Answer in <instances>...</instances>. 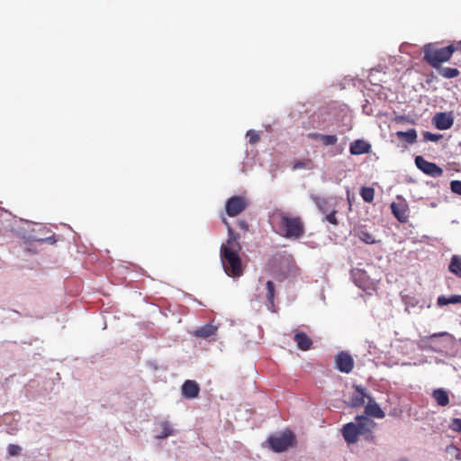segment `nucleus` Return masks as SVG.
<instances>
[{"instance_id": "e433bc0d", "label": "nucleus", "mask_w": 461, "mask_h": 461, "mask_svg": "<svg viewBox=\"0 0 461 461\" xmlns=\"http://www.w3.org/2000/svg\"><path fill=\"white\" fill-rule=\"evenodd\" d=\"M322 135L321 133H318V132H311L308 134V137L311 139V140H319L321 141V138H322Z\"/></svg>"}, {"instance_id": "ddd939ff", "label": "nucleus", "mask_w": 461, "mask_h": 461, "mask_svg": "<svg viewBox=\"0 0 461 461\" xmlns=\"http://www.w3.org/2000/svg\"><path fill=\"white\" fill-rule=\"evenodd\" d=\"M199 393V384L194 380H186L182 385V395L186 399L196 398Z\"/></svg>"}, {"instance_id": "ea45409f", "label": "nucleus", "mask_w": 461, "mask_h": 461, "mask_svg": "<svg viewBox=\"0 0 461 461\" xmlns=\"http://www.w3.org/2000/svg\"><path fill=\"white\" fill-rule=\"evenodd\" d=\"M446 333L445 332H441V333H435L432 335V337H438V336H443L445 335Z\"/></svg>"}, {"instance_id": "4c0bfd02", "label": "nucleus", "mask_w": 461, "mask_h": 461, "mask_svg": "<svg viewBox=\"0 0 461 461\" xmlns=\"http://www.w3.org/2000/svg\"><path fill=\"white\" fill-rule=\"evenodd\" d=\"M450 46H452V48L454 49V52L455 51H460L461 52V41H456L454 44H450Z\"/></svg>"}, {"instance_id": "473e14b6", "label": "nucleus", "mask_w": 461, "mask_h": 461, "mask_svg": "<svg viewBox=\"0 0 461 461\" xmlns=\"http://www.w3.org/2000/svg\"><path fill=\"white\" fill-rule=\"evenodd\" d=\"M423 137H424V140H429V141H438L442 136L440 134H435V133H432V132H429V131H425L423 133Z\"/></svg>"}, {"instance_id": "2eb2a0df", "label": "nucleus", "mask_w": 461, "mask_h": 461, "mask_svg": "<svg viewBox=\"0 0 461 461\" xmlns=\"http://www.w3.org/2000/svg\"><path fill=\"white\" fill-rule=\"evenodd\" d=\"M370 149H371V145L363 140H357L353 141L349 147V152L352 155L366 154V153H368L370 151Z\"/></svg>"}, {"instance_id": "c756f323", "label": "nucleus", "mask_w": 461, "mask_h": 461, "mask_svg": "<svg viewBox=\"0 0 461 461\" xmlns=\"http://www.w3.org/2000/svg\"><path fill=\"white\" fill-rule=\"evenodd\" d=\"M9 456H15L21 454L22 447L15 444H10L7 447Z\"/></svg>"}, {"instance_id": "0eeeda50", "label": "nucleus", "mask_w": 461, "mask_h": 461, "mask_svg": "<svg viewBox=\"0 0 461 461\" xmlns=\"http://www.w3.org/2000/svg\"><path fill=\"white\" fill-rule=\"evenodd\" d=\"M415 165L424 174L432 177H439L443 175V169L441 167L436 163L426 160L422 156H417L415 158Z\"/></svg>"}, {"instance_id": "72a5a7b5", "label": "nucleus", "mask_w": 461, "mask_h": 461, "mask_svg": "<svg viewBox=\"0 0 461 461\" xmlns=\"http://www.w3.org/2000/svg\"><path fill=\"white\" fill-rule=\"evenodd\" d=\"M450 188L453 193L461 195V181L460 180H453L450 183Z\"/></svg>"}, {"instance_id": "5701e85b", "label": "nucleus", "mask_w": 461, "mask_h": 461, "mask_svg": "<svg viewBox=\"0 0 461 461\" xmlns=\"http://www.w3.org/2000/svg\"><path fill=\"white\" fill-rule=\"evenodd\" d=\"M356 236L360 240H362L363 242H365L366 244H375V237L373 236V234L368 232L366 230H364V229L357 230H356Z\"/></svg>"}, {"instance_id": "9b49d317", "label": "nucleus", "mask_w": 461, "mask_h": 461, "mask_svg": "<svg viewBox=\"0 0 461 461\" xmlns=\"http://www.w3.org/2000/svg\"><path fill=\"white\" fill-rule=\"evenodd\" d=\"M312 201L318 207V209L322 212H329L332 208H336V201L332 197H321V196H312Z\"/></svg>"}, {"instance_id": "bb28decb", "label": "nucleus", "mask_w": 461, "mask_h": 461, "mask_svg": "<svg viewBox=\"0 0 461 461\" xmlns=\"http://www.w3.org/2000/svg\"><path fill=\"white\" fill-rule=\"evenodd\" d=\"M160 426L162 431L157 436L158 438H166L173 434V429L168 421H163Z\"/></svg>"}, {"instance_id": "a211bd4d", "label": "nucleus", "mask_w": 461, "mask_h": 461, "mask_svg": "<svg viewBox=\"0 0 461 461\" xmlns=\"http://www.w3.org/2000/svg\"><path fill=\"white\" fill-rule=\"evenodd\" d=\"M217 331V327L212 324H206L194 330V335L201 339H208L213 336Z\"/></svg>"}, {"instance_id": "aec40b11", "label": "nucleus", "mask_w": 461, "mask_h": 461, "mask_svg": "<svg viewBox=\"0 0 461 461\" xmlns=\"http://www.w3.org/2000/svg\"><path fill=\"white\" fill-rule=\"evenodd\" d=\"M396 136L402 140L413 144L417 140V131L415 129H410L407 131H397Z\"/></svg>"}, {"instance_id": "2f4dec72", "label": "nucleus", "mask_w": 461, "mask_h": 461, "mask_svg": "<svg viewBox=\"0 0 461 461\" xmlns=\"http://www.w3.org/2000/svg\"><path fill=\"white\" fill-rule=\"evenodd\" d=\"M247 136L249 138V143L250 144H256L259 141V134L253 131V130H249L247 133Z\"/></svg>"}, {"instance_id": "20e7f679", "label": "nucleus", "mask_w": 461, "mask_h": 461, "mask_svg": "<svg viewBox=\"0 0 461 461\" xmlns=\"http://www.w3.org/2000/svg\"><path fill=\"white\" fill-rule=\"evenodd\" d=\"M267 442L275 452H284L295 444V436L291 431H285L279 436H271Z\"/></svg>"}, {"instance_id": "4468645a", "label": "nucleus", "mask_w": 461, "mask_h": 461, "mask_svg": "<svg viewBox=\"0 0 461 461\" xmlns=\"http://www.w3.org/2000/svg\"><path fill=\"white\" fill-rule=\"evenodd\" d=\"M294 340L296 343L297 347L303 351L309 350L312 345V340L303 331L295 330Z\"/></svg>"}, {"instance_id": "f257e3e1", "label": "nucleus", "mask_w": 461, "mask_h": 461, "mask_svg": "<svg viewBox=\"0 0 461 461\" xmlns=\"http://www.w3.org/2000/svg\"><path fill=\"white\" fill-rule=\"evenodd\" d=\"M222 222L228 230V239L220 249L221 265L227 276L237 278L243 275V264L240 257L242 249L239 241L240 235L233 230L226 218L222 217Z\"/></svg>"}, {"instance_id": "f8f14e48", "label": "nucleus", "mask_w": 461, "mask_h": 461, "mask_svg": "<svg viewBox=\"0 0 461 461\" xmlns=\"http://www.w3.org/2000/svg\"><path fill=\"white\" fill-rule=\"evenodd\" d=\"M355 393L352 394L349 400V405L351 407H361L365 403V400L370 397L366 393L365 388L361 385H355Z\"/></svg>"}, {"instance_id": "4be33fe9", "label": "nucleus", "mask_w": 461, "mask_h": 461, "mask_svg": "<svg viewBox=\"0 0 461 461\" xmlns=\"http://www.w3.org/2000/svg\"><path fill=\"white\" fill-rule=\"evenodd\" d=\"M448 270L458 277H461V256L454 255L451 258Z\"/></svg>"}, {"instance_id": "58836bf2", "label": "nucleus", "mask_w": 461, "mask_h": 461, "mask_svg": "<svg viewBox=\"0 0 461 461\" xmlns=\"http://www.w3.org/2000/svg\"><path fill=\"white\" fill-rule=\"evenodd\" d=\"M306 167V163L303 161H298L294 164V169H300Z\"/></svg>"}, {"instance_id": "9d476101", "label": "nucleus", "mask_w": 461, "mask_h": 461, "mask_svg": "<svg viewBox=\"0 0 461 461\" xmlns=\"http://www.w3.org/2000/svg\"><path fill=\"white\" fill-rule=\"evenodd\" d=\"M342 436L348 444H355L358 441L359 431L355 422H348L342 427Z\"/></svg>"}, {"instance_id": "c9c22d12", "label": "nucleus", "mask_w": 461, "mask_h": 461, "mask_svg": "<svg viewBox=\"0 0 461 461\" xmlns=\"http://www.w3.org/2000/svg\"><path fill=\"white\" fill-rule=\"evenodd\" d=\"M239 228L244 232L249 231V224L245 220H240L238 221Z\"/></svg>"}, {"instance_id": "a878e982", "label": "nucleus", "mask_w": 461, "mask_h": 461, "mask_svg": "<svg viewBox=\"0 0 461 461\" xmlns=\"http://www.w3.org/2000/svg\"><path fill=\"white\" fill-rule=\"evenodd\" d=\"M267 287V299L269 304L274 307L275 306V284L272 281H267L266 284Z\"/></svg>"}, {"instance_id": "7ed1b4c3", "label": "nucleus", "mask_w": 461, "mask_h": 461, "mask_svg": "<svg viewBox=\"0 0 461 461\" xmlns=\"http://www.w3.org/2000/svg\"><path fill=\"white\" fill-rule=\"evenodd\" d=\"M454 53L452 46L438 47L437 43H429L423 47V59L434 68H439V66L449 61Z\"/></svg>"}, {"instance_id": "c85d7f7f", "label": "nucleus", "mask_w": 461, "mask_h": 461, "mask_svg": "<svg viewBox=\"0 0 461 461\" xmlns=\"http://www.w3.org/2000/svg\"><path fill=\"white\" fill-rule=\"evenodd\" d=\"M338 141V137L336 135H322L321 142L324 146H332L335 145Z\"/></svg>"}, {"instance_id": "7c9ffc66", "label": "nucleus", "mask_w": 461, "mask_h": 461, "mask_svg": "<svg viewBox=\"0 0 461 461\" xmlns=\"http://www.w3.org/2000/svg\"><path fill=\"white\" fill-rule=\"evenodd\" d=\"M450 429L461 433V419L455 418L451 420L449 425Z\"/></svg>"}, {"instance_id": "f03ea898", "label": "nucleus", "mask_w": 461, "mask_h": 461, "mask_svg": "<svg viewBox=\"0 0 461 461\" xmlns=\"http://www.w3.org/2000/svg\"><path fill=\"white\" fill-rule=\"evenodd\" d=\"M274 230L285 239L298 240L304 235V223L301 217L292 215L282 209H275L269 215Z\"/></svg>"}, {"instance_id": "39448f33", "label": "nucleus", "mask_w": 461, "mask_h": 461, "mask_svg": "<svg viewBox=\"0 0 461 461\" xmlns=\"http://www.w3.org/2000/svg\"><path fill=\"white\" fill-rule=\"evenodd\" d=\"M248 206L249 201L246 197L234 195L227 200L225 211L230 217H235L243 212Z\"/></svg>"}, {"instance_id": "6ab92c4d", "label": "nucleus", "mask_w": 461, "mask_h": 461, "mask_svg": "<svg viewBox=\"0 0 461 461\" xmlns=\"http://www.w3.org/2000/svg\"><path fill=\"white\" fill-rule=\"evenodd\" d=\"M432 397L439 406H447L449 403L447 393L443 389H436L432 393Z\"/></svg>"}, {"instance_id": "412c9836", "label": "nucleus", "mask_w": 461, "mask_h": 461, "mask_svg": "<svg viewBox=\"0 0 461 461\" xmlns=\"http://www.w3.org/2000/svg\"><path fill=\"white\" fill-rule=\"evenodd\" d=\"M438 72V74L447 79L457 77L460 75V72L457 68H449V67H441L439 66V68H436Z\"/></svg>"}, {"instance_id": "1a4fd4ad", "label": "nucleus", "mask_w": 461, "mask_h": 461, "mask_svg": "<svg viewBox=\"0 0 461 461\" xmlns=\"http://www.w3.org/2000/svg\"><path fill=\"white\" fill-rule=\"evenodd\" d=\"M432 123L438 130H448L454 123L453 116L447 113H437L432 118Z\"/></svg>"}, {"instance_id": "423d86ee", "label": "nucleus", "mask_w": 461, "mask_h": 461, "mask_svg": "<svg viewBox=\"0 0 461 461\" xmlns=\"http://www.w3.org/2000/svg\"><path fill=\"white\" fill-rule=\"evenodd\" d=\"M359 435L363 436L366 440H372L374 438L373 431L376 427V423L370 418L358 415L356 417V422Z\"/></svg>"}, {"instance_id": "393cba45", "label": "nucleus", "mask_w": 461, "mask_h": 461, "mask_svg": "<svg viewBox=\"0 0 461 461\" xmlns=\"http://www.w3.org/2000/svg\"><path fill=\"white\" fill-rule=\"evenodd\" d=\"M360 195L366 203H372L375 197V189L373 187L363 186L360 189Z\"/></svg>"}, {"instance_id": "f3484780", "label": "nucleus", "mask_w": 461, "mask_h": 461, "mask_svg": "<svg viewBox=\"0 0 461 461\" xmlns=\"http://www.w3.org/2000/svg\"><path fill=\"white\" fill-rule=\"evenodd\" d=\"M365 411L367 415L375 418L383 419L385 414L380 406L374 401L372 397H368V402L366 406Z\"/></svg>"}, {"instance_id": "cd10ccee", "label": "nucleus", "mask_w": 461, "mask_h": 461, "mask_svg": "<svg viewBox=\"0 0 461 461\" xmlns=\"http://www.w3.org/2000/svg\"><path fill=\"white\" fill-rule=\"evenodd\" d=\"M338 212L337 208H332L329 212H326L325 220L332 225H338L339 221L336 217Z\"/></svg>"}, {"instance_id": "b1692460", "label": "nucleus", "mask_w": 461, "mask_h": 461, "mask_svg": "<svg viewBox=\"0 0 461 461\" xmlns=\"http://www.w3.org/2000/svg\"><path fill=\"white\" fill-rule=\"evenodd\" d=\"M450 303H452V304L461 303V295H451L448 298L444 295H441L438 298V305H447Z\"/></svg>"}, {"instance_id": "dca6fc26", "label": "nucleus", "mask_w": 461, "mask_h": 461, "mask_svg": "<svg viewBox=\"0 0 461 461\" xmlns=\"http://www.w3.org/2000/svg\"><path fill=\"white\" fill-rule=\"evenodd\" d=\"M391 210L395 218L401 221L405 222L408 220V209L407 205L404 203H393L391 204Z\"/></svg>"}, {"instance_id": "f704fd0d", "label": "nucleus", "mask_w": 461, "mask_h": 461, "mask_svg": "<svg viewBox=\"0 0 461 461\" xmlns=\"http://www.w3.org/2000/svg\"><path fill=\"white\" fill-rule=\"evenodd\" d=\"M446 451L447 453H450V454H453L455 455L456 458V459H460V450L459 448H457L456 447H455L454 445H450L447 447Z\"/></svg>"}, {"instance_id": "6e6552de", "label": "nucleus", "mask_w": 461, "mask_h": 461, "mask_svg": "<svg viewBox=\"0 0 461 461\" xmlns=\"http://www.w3.org/2000/svg\"><path fill=\"white\" fill-rule=\"evenodd\" d=\"M335 366L341 373L348 374L354 368V360L352 357L345 351H341L335 356Z\"/></svg>"}]
</instances>
